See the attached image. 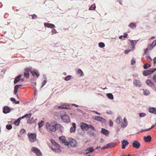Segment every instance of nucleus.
I'll return each instance as SVG.
<instances>
[{
  "instance_id": "3c124183",
  "label": "nucleus",
  "mask_w": 156,
  "mask_h": 156,
  "mask_svg": "<svg viewBox=\"0 0 156 156\" xmlns=\"http://www.w3.org/2000/svg\"><path fill=\"white\" fill-rule=\"evenodd\" d=\"M12 128V126L11 125H8L6 126V128L8 129H11Z\"/></svg>"
},
{
  "instance_id": "f704fd0d",
  "label": "nucleus",
  "mask_w": 156,
  "mask_h": 156,
  "mask_svg": "<svg viewBox=\"0 0 156 156\" xmlns=\"http://www.w3.org/2000/svg\"><path fill=\"white\" fill-rule=\"evenodd\" d=\"M98 46L100 48H103L105 47V44L102 42H100L98 43Z\"/></svg>"
},
{
  "instance_id": "5fc2aeb1",
  "label": "nucleus",
  "mask_w": 156,
  "mask_h": 156,
  "mask_svg": "<svg viewBox=\"0 0 156 156\" xmlns=\"http://www.w3.org/2000/svg\"><path fill=\"white\" fill-rule=\"evenodd\" d=\"M153 79L154 81L156 83V73L153 75Z\"/></svg>"
},
{
  "instance_id": "aec40b11",
  "label": "nucleus",
  "mask_w": 156,
  "mask_h": 156,
  "mask_svg": "<svg viewBox=\"0 0 156 156\" xmlns=\"http://www.w3.org/2000/svg\"><path fill=\"white\" fill-rule=\"evenodd\" d=\"M154 42L152 41V43L151 44H148L147 47L149 48V50L151 51L153 49V48L155 46L154 44Z\"/></svg>"
},
{
  "instance_id": "2f4dec72",
  "label": "nucleus",
  "mask_w": 156,
  "mask_h": 156,
  "mask_svg": "<svg viewBox=\"0 0 156 156\" xmlns=\"http://www.w3.org/2000/svg\"><path fill=\"white\" fill-rule=\"evenodd\" d=\"M96 8V5L94 3L90 6L89 9V10H93L95 9Z\"/></svg>"
},
{
  "instance_id": "a18cd8bd",
  "label": "nucleus",
  "mask_w": 156,
  "mask_h": 156,
  "mask_svg": "<svg viewBox=\"0 0 156 156\" xmlns=\"http://www.w3.org/2000/svg\"><path fill=\"white\" fill-rule=\"evenodd\" d=\"M146 60L148 62H151L152 61L151 57L149 55H148L146 57Z\"/></svg>"
},
{
  "instance_id": "4be33fe9",
  "label": "nucleus",
  "mask_w": 156,
  "mask_h": 156,
  "mask_svg": "<svg viewBox=\"0 0 156 156\" xmlns=\"http://www.w3.org/2000/svg\"><path fill=\"white\" fill-rule=\"evenodd\" d=\"M144 140L146 142H149L151 141V136L148 135L144 137Z\"/></svg>"
},
{
  "instance_id": "7ed1b4c3",
  "label": "nucleus",
  "mask_w": 156,
  "mask_h": 156,
  "mask_svg": "<svg viewBox=\"0 0 156 156\" xmlns=\"http://www.w3.org/2000/svg\"><path fill=\"white\" fill-rule=\"evenodd\" d=\"M31 151L35 153L36 155L38 156H41L42 154L40 150L36 147H33L31 148Z\"/></svg>"
},
{
  "instance_id": "cd10ccee",
  "label": "nucleus",
  "mask_w": 156,
  "mask_h": 156,
  "mask_svg": "<svg viewBox=\"0 0 156 156\" xmlns=\"http://www.w3.org/2000/svg\"><path fill=\"white\" fill-rule=\"evenodd\" d=\"M101 132L105 135H108L109 133L108 131L105 129L102 128Z\"/></svg>"
},
{
  "instance_id": "37998d69",
  "label": "nucleus",
  "mask_w": 156,
  "mask_h": 156,
  "mask_svg": "<svg viewBox=\"0 0 156 156\" xmlns=\"http://www.w3.org/2000/svg\"><path fill=\"white\" fill-rule=\"evenodd\" d=\"M47 81L46 80H44L42 83V84L40 88H42L46 83Z\"/></svg>"
},
{
  "instance_id": "c85d7f7f",
  "label": "nucleus",
  "mask_w": 156,
  "mask_h": 156,
  "mask_svg": "<svg viewBox=\"0 0 156 156\" xmlns=\"http://www.w3.org/2000/svg\"><path fill=\"white\" fill-rule=\"evenodd\" d=\"M78 75H80V76H83L84 75V74L83 71L80 69H79L77 71Z\"/></svg>"
},
{
  "instance_id": "774afa93",
  "label": "nucleus",
  "mask_w": 156,
  "mask_h": 156,
  "mask_svg": "<svg viewBox=\"0 0 156 156\" xmlns=\"http://www.w3.org/2000/svg\"><path fill=\"white\" fill-rule=\"evenodd\" d=\"M109 125L110 126H112L113 125V122L110 120L109 122Z\"/></svg>"
},
{
  "instance_id": "4468645a",
  "label": "nucleus",
  "mask_w": 156,
  "mask_h": 156,
  "mask_svg": "<svg viewBox=\"0 0 156 156\" xmlns=\"http://www.w3.org/2000/svg\"><path fill=\"white\" fill-rule=\"evenodd\" d=\"M44 26L48 28H53L55 27V25L52 23H44Z\"/></svg>"
},
{
  "instance_id": "69168bd1",
  "label": "nucleus",
  "mask_w": 156,
  "mask_h": 156,
  "mask_svg": "<svg viewBox=\"0 0 156 156\" xmlns=\"http://www.w3.org/2000/svg\"><path fill=\"white\" fill-rule=\"evenodd\" d=\"M18 88H14V94H16Z\"/></svg>"
},
{
  "instance_id": "423d86ee",
  "label": "nucleus",
  "mask_w": 156,
  "mask_h": 156,
  "mask_svg": "<svg viewBox=\"0 0 156 156\" xmlns=\"http://www.w3.org/2000/svg\"><path fill=\"white\" fill-rule=\"evenodd\" d=\"M31 74L33 77L36 76L37 77H38L40 74L39 73L38 71L36 69H33L31 71Z\"/></svg>"
},
{
  "instance_id": "0eeeda50",
  "label": "nucleus",
  "mask_w": 156,
  "mask_h": 156,
  "mask_svg": "<svg viewBox=\"0 0 156 156\" xmlns=\"http://www.w3.org/2000/svg\"><path fill=\"white\" fill-rule=\"evenodd\" d=\"M59 140L63 144H64L66 146L69 145V142L67 141L65 139V137L62 136L59 137Z\"/></svg>"
},
{
  "instance_id": "20e7f679",
  "label": "nucleus",
  "mask_w": 156,
  "mask_h": 156,
  "mask_svg": "<svg viewBox=\"0 0 156 156\" xmlns=\"http://www.w3.org/2000/svg\"><path fill=\"white\" fill-rule=\"evenodd\" d=\"M69 144L73 147H76L77 145V143L76 141L74 139L71 138H69Z\"/></svg>"
},
{
  "instance_id": "9b49d317",
  "label": "nucleus",
  "mask_w": 156,
  "mask_h": 156,
  "mask_svg": "<svg viewBox=\"0 0 156 156\" xmlns=\"http://www.w3.org/2000/svg\"><path fill=\"white\" fill-rule=\"evenodd\" d=\"M134 85L137 87H140L142 86V83L139 80H135L133 81Z\"/></svg>"
},
{
  "instance_id": "bb28decb",
  "label": "nucleus",
  "mask_w": 156,
  "mask_h": 156,
  "mask_svg": "<svg viewBox=\"0 0 156 156\" xmlns=\"http://www.w3.org/2000/svg\"><path fill=\"white\" fill-rule=\"evenodd\" d=\"M51 143L55 147L57 148H59V145L56 143L55 141L53 140H51Z\"/></svg>"
},
{
  "instance_id": "5701e85b",
  "label": "nucleus",
  "mask_w": 156,
  "mask_h": 156,
  "mask_svg": "<svg viewBox=\"0 0 156 156\" xmlns=\"http://www.w3.org/2000/svg\"><path fill=\"white\" fill-rule=\"evenodd\" d=\"M88 125H87V124L84 123H82L81 124V128L83 129H88Z\"/></svg>"
},
{
  "instance_id": "603ef678",
  "label": "nucleus",
  "mask_w": 156,
  "mask_h": 156,
  "mask_svg": "<svg viewBox=\"0 0 156 156\" xmlns=\"http://www.w3.org/2000/svg\"><path fill=\"white\" fill-rule=\"evenodd\" d=\"M88 129L89 128H90L91 129H93L94 130H95V128L92 126L91 125H88Z\"/></svg>"
},
{
  "instance_id": "0e129e2a",
  "label": "nucleus",
  "mask_w": 156,
  "mask_h": 156,
  "mask_svg": "<svg viewBox=\"0 0 156 156\" xmlns=\"http://www.w3.org/2000/svg\"><path fill=\"white\" fill-rule=\"evenodd\" d=\"M150 130V129L148 128V129H146L142 130L141 131V132H146V131H149Z\"/></svg>"
},
{
  "instance_id": "473e14b6",
  "label": "nucleus",
  "mask_w": 156,
  "mask_h": 156,
  "mask_svg": "<svg viewBox=\"0 0 156 156\" xmlns=\"http://www.w3.org/2000/svg\"><path fill=\"white\" fill-rule=\"evenodd\" d=\"M122 121V119L121 118V117H118L115 120V122L118 124L121 122Z\"/></svg>"
},
{
  "instance_id": "58836bf2",
  "label": "nucleus",
  "mask_w": 156,
  "mask_h": 156,
  "mask_svg": "<svg viewBox=\"0 0 156 156\" xmlns=\"http://www.w3.org/2000/svg\"><path fill=\"white\" fill-rule=\"evenodd\" d=\"M107 96L110 99H113V96L111 93H108L107 94Z\"/></svg>"
},
{
  "instance_id": "9d476101",
  "label": "nucleus",
  "mask_w": 156,
  "mask_h": 156,
  "mask_svg": "<svg viewBox=\"0 0 156 156\" xmlns=\"http://www.w3.org/2000/svg\"><path fill=\"white\" fill-rule=\"evenodd\" d=\"M133 146L135 148L138 149L140 148V144L138 141L135 140L134 141L132 144Z\"/></svg>"
},
{
  "instance_id": "6e6d98bb",
  "label": "nucleus",
  "mask_w": 156,
  "mask_h": 156,
  "mask_svg": "<svg viewBox=\"0 0 156 156\" xmlns=\"http://www.w3.org/2000/svg\"><path fill=\"white\" fill-rule=\"evenodd\" d=\"M131 51V49H126L124 51V53L126 54H127Z\"/></svg>"
},
{
  "instance_id": "2eb2a0df",
  "label": "nucleus",
  "mask_w": 156,
  "mask_h": 156,
  "mask_svg": "<svg viewBox=\"0 0 156 156\" xmlns=\"http://www.w3.org/2000/svg\"><path fill=\"white\" fill-rule=\"evenodd\" d=\"M122 149H125L126 148V146L128 145L129 144V142L127 140H124L122 141Z\"/></svg>"
},
{
  "instance_id": "f257e3e1",
  "label": "nucleus",
  "mask_w": 156,
  "mask_h": 156,
  "mask_svg": "<svg viewBox=\"0 0 156 156\" xmlns=\"http://www.w3.org/2000/svg\"><path fill=\"white\" fill-rule=\"evenodd\" d=\"M46 127L47 130L50 131L55 132L56 129L60 127L61 125L58 124H54V123H47Z\"/></svg>"
},
{
  "instance_id": "1a4fd4ad",
  "label": "nucleus",
  "mask_w": 156,
  "mask_h": 156,
  "mask_svg": "<svg viewBox=\"0 0 156 156\" xmlns=\"http://www.w3.org/2000/svg\"><path fill=\"white\" fill-rule=\"evenodd\" d=\"M61 117L62 119L65 122H68L69 120V116L66 114L61 115Z\"/></svg>"
},
{
  "instance_id": "c756f323",
  "label": "nucleus",
  "mask_w": 156,
  "mask_h": 156,
  "mask_svg": "<svg viewBox=\"0 0 156 156\" xmlns=\"http://www.w3.org/2000/svg\"><path fill=\"white\" fill-rule=\"evenodd\" d=\"M32 67L31 66H30L29 67H27L24 69V70L25 72L29 73L30 72L31 73V71L32 70Z\"/></svg>"
},
{
  "instance_id": "13d9d810",
  "label": "nucleus",
  "mask_w": 156,
  "mask_h": 156,
  "mask_svg": "<svg viewBox=\"0 0 156 156\" xmlns=\"http://www.w3.org/2000/svg\"><path fill=\"white\" fill-rule=\"evenodd\" d=\"M139 115L140 117H144L146 115V114L144 113H140Z\"/></svg>"
},
{
  "instance_id": "a211bd4d",
  "label": "nucleus",
  "mask_w": 156,
  "mask_h": 156,
  "mask_svg": "<svg viewBox=\"0 0 156 156\" xmlns=\"http://www.w3.org/2000/svg\"><path fill=\"white\" fill-rule=\"evenodd\" d=\"M76 129V124L75 123H72V126L70 128V131L71 133L75 132Z\"/></svg>"
},
{
  "instance_id": "864d4df0",
  "label": "nucleus",
  "mask_w": 156,
  "mask_h": 156,
  "mask_svg": "<svg viewBox=\"0 0 156 156\" xmlns=\"http://www.w3.org/2000/svg\"><path fill=\"white\" fill-rule=\"evenodd\" d=\"M30 16L32 17V19H34L35 18L37 17V16L35 14H32Z\"/></svg>"
},
{
  "instance_id": "393cba45",
  "label": "nucleus",
  "mask_w": 156,
  "mask_h": 156,
  "mask_svg": "<svg viewBox=\"0 0 156 156\" xmlns=\"http://www.w3.org/2000/svg\"><path fill=\"white\" fill-rule=\"evenodd\" d=\"M69 106L63 104L58 107L59 109H66L68 108Z\"/></svg>"
},
{
  "instance_id": "c03bdc74",
  "label": "nucleus",
  "mask_w": 156,
  "mask_h": 156,
  "mask_svg": "<svg viewBox=\"0 0 156 156\" xmlns=\"http://www.w3.org/2000/svg\"><path fill=\"white\" fill-rule=\"evenodd\" d=\"M23 84H17L16 85L14 88H21V87H23Z\"/></svg>"
},
{
  "instance_id": "6e6552de",
  "label": "nucleus",
  "mask_w": 156,
  "mask_h": 156,
  "mask_svg": "<svg viewBox=\"0 0 156 156\" xmlns=\"http://www.w3.org/2000/svg\"><path fill=\"white\" fill-rule=\"evenodd\" d=\"M22 76L23 74H20L16 76L15 78H14V80L13 82L15 84L19 82H20V78Z\"/></svg>"
},
{
  "instance_id": "680f3d73",
  "label": "nucleus",
  "mask_w": 156,
  "mask_h": 156,
  "mask_svg": "<svg viewBox=\"0 0 156 156\" xmlns=\"http://www.w3.org/2000/svg\"><path fill=\"white\" fill-rule=\"evenodd\" d=\"M153 64L154 65L156 64V57H154L153 59Z\"/></svg>"
},
{
  "instance_id": "338daca9",
  "label": "nucleus",
  "mask_w": 156,
  "mask_h": 156,
  "mask_svg": "<svg viewBox=\"0 0 156 156\" xmlns=\"http://www.w3.org/2000/svg\"><path fill=\"white\" fill-rule=\"evenodd\" d=\"M93 112H94L96 114H98V115H101V114L100 113L96 111H93Z\"/></svg>"
},
{
  "instance_id": "f03ea898",
  "label": "nucleus",
  "mask_w": 156,
  "mask_h": 156,
  "mask_svg": "<svg viewBox=\"0 0 156 156\" xmlns=\"http://www.w3.org/2000/svg\"><path fill=\"white\" fill-rule=\"evenodd\" d=\"M30 141L31 142H33L36 140V134L34 133H31L27 134Z\"/></svg>"
},
{
  "instance_id": "e433bc0d",
  "label": "nucleus",
  "mask_w": 156,
  "mask_h": 156,
  "mask_svg": "<svg viewBox=\"0 0 156 156\" xmlns=\"http://www.w3.org/2000/svg\"><path fill=\"white\" fill-rule=\"evenodd\" d=\"M51 149L53 151H54L55 152H61V150L59 149V148H54L52 147L51 148Z\"/></svg>"
},
{
  "instance_id": "7c9ffc66",
  "label": "nucleus",
  "mask_w": 156,
  "mask_h": 156,
  "mask_svg": "<svg viewBox=\"0 0 156 156\" xmlns=\"http://www.w3.org/2000/svg\"><path fill=\"white\" fill-rule=\"evenodd\" d=\"M115 145L116 144L114 143H110L107 144L108 148L114 147Z\"/></svg>"
},
{
  "instance_id": "39448f33",
  "label": "nucleus",
  "mask_w": 156,
  "mask_h": 156,
  "mask_svg": "<svg viewBox=\"0 0 156 156\" xmlns=\"http://www.w3.org/2000/svg\"><path fill=\"white\" fill-rule=\"evenodd\" d=\"M153 73L151 68L149 69H148L146 70L143 71L142 74L145 76H147L148 75H150Z\"/></svg>"
},
{
  "instance_id": "f8f14e48",
  "label": "nucleus",
  "mask_w": 156,
  "mask_h": 156,
  "mask_svg": "<svg viewBox=\"0 0 156 156\" xmlns=\"http://www.w3.org/2000/svg\"><path fill=\"white\" fill-rule=\"evenodd\" d=\"M128 40L129 41V44L131 46H135L139 40H132L131 39H128Z\"/></svg>"
},
{
  "instance_id": "052dcab7",
  "label": "nucleus",
  "mask_w": 156,
  "mask_h": 156,
  "mask_svg": "<svg viewBox=\"0 0 156 156\" xmlns=\"http://www.w3.org/2000/svg\"><path fill=\"white\" fill-rule=\"evenodd\" d=\"M24 133H26L25 130L24 129H22L20 131V133L21 134H23Z\"/></svg>"
},
{
  "instance_id": "a878e982",
  "label": "nucleus",
  "mask_w": 156,
  "mask_h": 156,
  "mask_svg": "<svg viewBox=\"0 0 156 156\" xmlns=\"http://www.w3.org/2000/svg\"><path fill=\"white\" fill-rule=\"evenodd\" d=\"M94 151V149L93 147H89L86 150V151H88L86 152L85 154H87L90 152H93Z\"/></svg>"
},
{
  "instance_id": "f3484780",
  "label": "nucleus",
  "mask_w": 156,
  "mask_h": 156,
  "mask_svg": "<svg viewBox=\"0 0 156 156\" xmlns=\"http://www.w3.org/2000/svg\"><path fill=\"white\" fill-rule=\"evenodd\" d=\"M128 27L131 29H134L136 27V23H130L129 24Z\"/></svg>"
},
{
  "instance_id": "79ce46f5",
  "label": "nucleus",
  "mask_w": 156,
  "mask_h": 156,
  "mask_svg": "<svg viewBox=\"0 0 156 156\" xmlns=\"http://www.w3.org/2000/svg\"><path fill=\"white\" fill-rule=\"evenodd\" d=\"M72 77L71 75H68L65 78L64 80L66 81L69 80Z\"/></svg>"
},
{
  "instance_id": "de8ad7c7",
  "label": "nucleus",
  "mask_w": 156,
  "mask_h": 156,
  "mask_svg": "<svg viewBox=\"0 0 156 156\" xmlns=\"http://www.w3.org/2000/svg\"><path fill=\"white\" fill-rule=\"evenodd\" d=\"M53 28V29H52V30L51 31V34H53L57 33V32L56 30L54 28Z\"/></svg>"
},
{
  "instance_id": "c9c22d12",
  "label": "nucleus",
  "mask_w": 156,
  "mask_h": 156,
  "mask_svg": "<svg viewBox=\"0 0 156 156\" xmlns=\"http://www.w3.org/2000/svg\"><path fill=\"white\" fill-rule=\"evenodd\" d=\"M24 74L25 77L26 79H27L29 78L30 77V74L29 73L24 72Z\"/></svg>"
},
{
  "instance_id": "49530a36",
  "label": "nucleus",
  "mask_w": 156,
  "mask_h": 156,
  "mask_svg": "<svg viewBox=\"0 0 156 156\" xmlns=\"http://www.w3.org/2000/svg\"><path fill=\"white\" fill-rule=\"evenodd\" d=\"M131 64L133 66L136 63V61L134 58H133L131 60Z\"/></svg>"
},
{
  "instance_id": "ea45409f",
  "label": "nucleus",
  "mask_w": 156,
  "mask_h": 156,
  "mask_svg": "<svg viewBox=\"0 0 156 156\" xmlns=\"http://www.w3.org/2000/svg\"><path fill=\"white\" fill-rule=\"evenodd\" d=\"M11 100L12 101L14 102L16 104H18L20 103V101H16V100L15 99L13 98H11Z\"/></svg>"
},
{
  "instance_id": "09e8293b",
  "label": "nucleus",
  "mask_w": 156,
  "mask_h": 156,
  "mask_svg": "<svg viewBox=\"0 0 156 156\" xmlns=\"http://www.w3.org/2000/svg\"><path fill=\"white\" fill-rule=\"evenodd\" d=\"M143 68L144 69L147 70L148 69V64L147 63H146L143 66Z\"/></svg>"
},
{
  "instance_id": "e2e57ef3",
  "label": "nucleus",
  "mask_w": 156,
  "mask_h": 156,
  "mask_svg": "<svg viewBox=\"0 0 156 156\" xmlns=\"http://www.w3.org/2000/svg\"><path fill=\"white\" fill-rule=\"evenodd\" d=\"M123 37H127L128 36V34L126 32L124 33H123Z\"/></svg>"
},
{
  "instance_id": "4d7b16f0",
  "label": "nucleus",
  "mask_w": 156,
  "mask_h": 156,
  "mask_svg": "<svg viewBox=\"0 0 156 156\" xmlns=\"http://www.w3.org/2000/svg\"><path fill=\"white\" fill-rule=\"evenodd\" d=\"M36 85L37 83L35 82H34L32 83V85L33 86V88H36Z\"/></svg>"
},
{
  "instance_id": "412c9836",
  "label": "nucleus",
  "mask_w": 156,
  "mask_h": 156,
  "mask_svg": "<svg viewBox=\"0 0 156 156\" xmlns=\"http://www.w3.org/2000/svg\"><path fill=\"white\" fill-rule=\"evenodd\" d=\"M10 108L7 107V106H5L4 107L3 112L4 113H7L10 112Z\"/></svg>"
},
{
  "instance_id": "4c0bfd02",
  "label": "nucleus",
  "mask_w": 156,
  "mask_h": 156,
  "mask_svg": "<svg viewBox=\"0 0 156 156\" xmlns=\"http://www.w3.org/2000/svg\"><path fill=\"white\" fill-rule=\"evenodd\" d=\"M31 116V114L30 113L29 114H26L25 115L23 116L22 117H21L22 118V119L25 117L30 118V117Z\"/></svg>"
},
{
  "instance_id": "6ab92c4d",
  "label": "nucleus",
  "mask_w": 156,
  "mask_h": 156,
  "mask_svg": "<svg viewBox=\"0 0 156 156\" xmlns=\"http://www.w3.org/2000/svg\"><path fill=\"white\" fill-rule=\"evenodd\" d=\"M124 122H122V124H121V126L123 128H124L126 127L127 125V122L126 119V117H125L123 119Z\"/></svg>"
},
{
  "instance_id": "ddd939ff",
  "label": "nucleus",
  "mask_w": 156,
  "mask_h": 156,
  "mask_svg": "<svg viewBox=\"0 0 156 156\" xmlns=\"http://www.w3.org/2000/svg\"><path fill=\"white\" fill-rule=\"evenodd\" d=\"M94 119L98 121H100L102 123H104L105 122L106 120L105 119L99 116H95Z\"/></svg>"
},
{
  "instance_id": "a19ab883",
  "label": "nucleus",
  "mask_w": 156,
  "mask_h": 156,
  "mask_svg": "<svg viewBox=\"0 0 156 156\" xmlns=\"http://www.w3.org/2000/svg\"><path fill=\"white\" fill-rule=\"evenodd\" d=\"M44 122L43 121H41V122L38 123L39 128H40L42 127L44 124Z\"/></svg>"
},
{
  "instance_id": "b1692460",
  "label": "nucleus",
  "mask_w": 156,
  "mask_h": 156,
  "mask_svg": "<svg viewBox=\"0 0 156 156\" xmlns=\"http://www.w3.org/2000/svg\"><path fill=\"white\" fill-rule=\"evenodd\" d=\"M149 110L150 112L156 114V108H150Z\"/></svg>"
},
{
  "instance_id": "dca6fc26",
  "label": "nucleus",
  "mask_w": 156,
  "mask_h": 156,
  "mask_svg": "<svg viewBox=\"0 0 156 156\" xmlns=\"http://www.w3.org/2000/svg\"><path fill=\"white\" fill-rule=\"evenodd\" d=\"M146 83L147 85H149L151 87H152L154 85V82H152L150 80L147 79L146 81Z\"/></svg>"
},
{
  "instance_id": "8fccbe9b",
  "label": "nucleus",
  "mask_w": 156,
  "mask_h": 156,
  "mask_svg": "<svg viewBox=\"0 0 156 156\" xmlns=\"http://www.w3.org/2000/svg\"><path fill=\"white\" fill-rule=\"evenodd\" d=\"M144 90V94L145 95H148L150 94V92L147 90Z\"/></svg>"
},
{
  "instance_id": "bf43d9fd",
  "label": "nucleus",
  "mask_w": 156,
  "mask_h": 156,
  "mask_svg": "<svg viewBox=\"0 0 156 156\" xmlns=\"http://www.w3.org/2000/svg\"><path fill=\"white\" fill-rule=\"evenodd\" d=\"M148 50H149V48L148 47L147 48H146V49H144V54H147V52Z\"/></svg>"
},
{
  "instance_id": "72a5a7b5",
  "label": "nucleus",
  "mask_w": 156,
  "mask_h": 156,
  "mask_svg": "<svg viewBox=\"0 0 156 156\" xmlns=\"http://www.w3.org/2000/svg\"><path fill=\"white\" fill-rule=\"evenodd\" d=\"M21 119H22L20 117L18 118L16 120L14 123L15 125L16 126H18L20 123V121Z\"/></svg>"
}]
</instances>
